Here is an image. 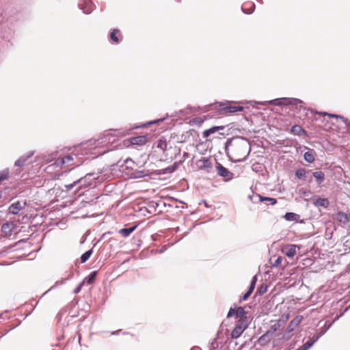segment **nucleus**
<instances>
[{
	"label": "nucleus",
	"mask_w": 350,
	"mask_h": 350,
	"mask_svg": "<svg viewBox=\"0 0 350 350\" xmlns=\"http://www.w3.org/2000/svg\"><path fill=\"white\" fill-rule=\"evenodd\" d=\"M107 142L104 135L98 139H90L84 144L75 146L72 152L66 155L60 156L55 160L54 164L61 167L78 166L85 159L95 158L112 150L113 148H110Z\"/></svg>",
	"instance_id": "obj_1"
},
{
	"label": "nucleus",
	"mask_w": 350,
	"mask_h": 350,
	"mask_svg": "<svg viewBox=\"0 0 350 350\" xmlns=\"http://www.w3.org/2000/svg\"><path fill=\"white\" fill-rule=\"evenodd\" d=\"M225 151L229 159L233 163L245 161L250 152V141L244 137L228 139L225 144Z\"/></svg>",
	"instance_id": "obj_2"
},
{
	"label": "nucleus",
	"mask_w": 350,
	"mask_h": 350,
	"mask_svg": "<svg viewBox=\"0 0 350 350\" xmlns=\"http://www.w3.org/2000/svg\"><path fill=\"white\" fill-rule=\"evenodd\" d=\"M105 180L104 176L100 175V173H88L85 176L80 177L77 180L79 183V190L86 189L90 187H95L98 184Z\"/></svg>",
	"instance_id": "obj_3"
},
{
	"label": "nucleus",
	"mask_w": 350,
	"mask_h": 350,
	"mask_svg": "<svg viewBox=\"0 0 350 350\" xmlns=\"http://www.w3.org/2000/svg\"><path fill=\"white\" fill-rule=\"evenodd\" d=\"M257 103L266 106L268 104L279 106V105H295L299 106V111L302 109L303 110H306V107H304L302 104L303 101L298 98H280L277 99H273L269 101H263V102H258Z\"/></svg>",
	"instance_id": "obj_4"
},
{
	"label": "nucleus",
	"mask_w": 350,
	"mask_h": 350,
	"mask_svg": "<svg viewBox=\"0 0 350 350\" xmlns=\"http://www.w3.org/2000/svg\"><path fill=\"white\" fill-rule=\"evenodd\" d=\"M126 134L127 130L120 129L106 131L103 135L105 136V139H107V142L110 146H111L118 141L119 137L125 136Z\"/></svg>",
	"instance_id": "obj_5"
},
{
	"label": "nucleus",
	"mask_w": 350,
	"mask_h": 350,
	"mask_svg": "<svg viewBox=\"0 0 350 350\" xmlns=\"http://www.w3.org/2000/svg\"><path fill=\"white\" fill-rule=\"evenodd\" d=\"M250 323V320L238 319L235 326L231 332V338H238L242 333L245 330Z\"/></svg>",
	"instance_id": "obj_6"
},
{
	"label": "nucleus",
	"mask_w": 350,
	"mask_h": 350,
	"mask_svg": "<svg viewBox=\"0 0 350 350\" xmlns=\"http://www.w3.org/2000/svg\"><path fill=\"white\" fill-rule=\"evenodd\" d=\"M215 169L217 174L226 182L231 180L234 177L233 173L219 162H216Z\"/></svg>",
	"instance_id": "obj_7"
},
{
	"label": "nucleus",
	"mask_w": 350,
	"mask_h": 350,
	"mask_svg": "<svg viewBox=\"0 0 350 350\" xmlns=\"http://www.w3.org/2000/svg\"><path fill=\"white\" fill-rule=\"evenodd\" d=\"M219 107L220 113L221 114L232 113L238 111H241L243 110V107L231 105L228 103H220Z\"/></svg>",
	"instance_id": "obj_8"
},
{
	"label": "nucleus",
	"mask_w": 350,
	"mask_h": 350,
	"mask_svg": "<svg viewBox=\"0 0 350 350\" xmlns=\"http://www.w3.org/2000/svg\"><path fill=\"white\" fill-rule=\"evenodd\" d=\"M78 6L86 14H90L95 7L91 0H79Z\"/></svg>",
	"instance_id": "obj_9"
},
{
	"label": "nucleus",
	"mask_w": 350,
	"mask_h": 350,
	"mask_svg": "<svg viewBox=\"0 0 350 350\" xmlns=\"http://www.w3.org/2000/svg\"><path fill=\"white\" fill-rule=\"evenodd\" d=\"M199 170H203L206 173L211 172L213 167V164L208 158L204 157L197 162Z\"/></svg>",
	"instance_id": "obj_10"
},
{
	"label": "nucleus",
	"mask_w": 350,
	"mask_h": 350,
	"mask_svg": "<svg viewBox=\"0 0 350 350\" xmlns=\"http://www.w3.org/2000/svg\"><path fill=\"white\" fill-rule=\"evenodd\" d=\"M331 324H329L324 330L321 331L316 336H314L311 339L306 342L303 346L306 350L309 349L329 328Z\"/></svg>",
	"instance_id": "obj_11"
},
{
	"label": "nucleus",
	"mask_w": 350,
	"mask_h": 350,
	"mask_svg": "<svg viewBox=\"0 0 350 350\" xmlns=\"http://www.w3.org/2000/svg\"><path fill=\"white\" fill-rule=\"evenodd\" d=\"M331 324H329L324 330L321 331L316 336H314L311 339L306 342L303 346L306 350L309 349L329 328Z\"/></svg>",
	"instance_id": "obj_12"
},
{
	"label": "nucleus",
	"mask_w": 350,
	"mask_h": 350,
	"mask_svg": "<svg viewBox=\"0 0 350 350\" xmlns=\"http://www.w3.org/2000/svg\"><path fill=\"white\" fill-rule=\"evenodd\" d=\"M313 204L317 207L327 208L329 205V202L327 198L314 196Z\"/></svg>",
	"instance_id": "obj_13"
},
{
	"label": "nucleus",
	"mask_w": 350,
	"mask_h": 350,
	"mask_svg": "<svg viewBox=\"0 0 350 350\" xmlns=\"http://www.w3.org/2000/svg\"><path fill=\"white\" fill-rule=\"evenodd\" d=\"M275 335H271L270 332H266L264 334H262L258 340V343L263 347L267 345L274 337Z\"/></svg>",
	"instance_id": "obj_14"
},
{
	"label": "nucleus",
	"mask_w": 350,
	"mask_h": 350,
	"mask_svg": "<svg viewBox=\"0 0 350 350\" xmlns=\"http://www.w3.org/2000/svg\"><path fill=\"white\" fill-rule=\"evenodd\" d=\"M297 246L294 244L286 245L282 249V253L289 258H293L297 252Z\"/></svg>",
	"instance_id": "obj_15"
},
{
	"label": "nucleus",
	"mask_w": 350,
	"mask_h": 350,
	"mask_svg": "<svg viewBox=\"0 0 350 350\" xmlns=\"http://www.w3.org/2000/svg\"><path fill=\"white\" fill-rule=\"evenodd\" d=\"M34 154V151H29L27 154L22 155L18 159L15 163L14 165L17 167H22L25 165V162L28 159L31 157Z\"/></svg>",
	"instance_id": "obj_16"
},
{
	"label": "nucleus",
	"mask_w": 350,
	"mask_h": 350,
	"mask_svg": "<svg viewBox=\"0 0 350 350\" xmlns=\"http://www.w3.org/2000/svg\"><path fill=\"white\" fill-rule=\"evenodd\" d=\"M25 204V203H23V205L19 201L12 203L8 208L9 213L13 215L18 214Z\"/></svg>",
	"instance_id": "obj_17"
},
{
	"label": "nucleus",
	"mask_w": 350,
	"mask_h": 350,
	"mask_svg": "<svg viewBox=\"0 0 350 350\" xmlns=\"http://www.w3.org/2000/svg\"><path fill=\"white\" fill-rule=\"evenodd\" d=\"M317 114L322 115V116H327L332 118H340L342 120V122L345 124L347 126H348L350 129V120L345 118L344 116H342L340 115H336V114H332L327 112H320V111H316Z\"/></svg>",
	"instance_id": "obj_18"
},
{
	"label": "nucleus",
	"mask_w": 350,
	"mask_h": 350,
	"mask_svg": "<svg viewBox=\"0 0 350 350\" xmlns=\"http://www.w3.org/2000/svg\"><path fill=\"white\" fill-rule=\"evenodd\" d=\"M317 114L322 115V116H327L332 118H340L342 120V122L345 124L347 126H348L350 129V120L345 118L344 116H342L340 115H336V114H332L327 112H320V111H316Z\"/></svg>",
	"instance_id": "obj_19"
},
{
	"label": "nucleus",
	"mask_w": 350,
	"mask_h": 350,
	"mask_svg": "<svg viewBox=\"0 0 350 350\" xmlns=\"http://www.w3.org/2000/svg\"><path fill=\"white\" fill-rule=\"evenodd\" d=\"M317 114L322 115V116H327L332 118H340L342 120V122L345 124L347 126H348L350 129V120L345 118L344 116H342L340 115H336V114H332L327 112H320V111H316Z\"/></svg>",
	"instance_id": "obj_20"
},
{
	"label": "nucleus",
	"mask_w": 350,
	"mask_h": 350,
	"mask_svg": "<svg viewBox=\"0 0 350 350\" xmlns=\"http://www.w3.org/2000/svg\"><path fill=\"white\" fill-rule=\"evenodd\" d=\"M302 317L301 316H296L289 323L287 330L288 332H291L293 331V329L298 326L301 322Z\"/></svg>",
	"instance_id": "obj_21"
},
{
	"label": "nucleus",
	"mask_w": 350,
	"mask_h": 350,
	"mask_svg": "<svg viewBox=\"0 0 350 350\" xmlns=\"http://www.w3.org/2000/svg\"><path fill=\"white\" fill-rule=\"evenodd\" d=\"M224 129V127L222 126H212L211 128L206 129L203 132V137L204 138L208 137L211 135L216 133L218 131L223 130Z\"/></svg>",
	"instance_id": "obj_22"
},
{
	"label": "nucleus",
	"mask_w": 350,
	"mask_h": 350,
	"mask_svg": "<svg viewBox=\"0 0 350 350\" xmlns=\"http://www.w3.org/2000/svg\"><path fill=\"white\" fill-rule=\"evenodd\" d=\"M310 172V170H306L304 168H299L295 171V176L299 179L306 180L308 178L307 174Z\"/></svg>",
	"instance_id": "obj_23"
},
{
	"label": "nucleus",
	"mask_w": 350,
	"mask_h": 350,
	"mask_svg": "<svg viewBox=\"0 0 350 350\" xmlns=\"http://www.w3.org/2000/svg\"><path fill=\"white\" fill-rule=\"evenodd\" d=\"M335 219L343 224H346L349 221L348 215L342 211H339L336 214Z\"/></svg>",
	"instance_id": "obj_24"
},
{
	"label": "nucleus",
	"mask_w": 350,
	"mask_h": 350,
	"mask_svg": "<svg viewBox=\"0 0 350 350\" xmlns=\"http://www.w3.org/2000/svg\"><path fill=\"white\" fill-rule=\"evenodd\" d=\"M235 316L239 319L249 320L247 317V312L242 306H239L235 310Z\"/></svg>",
	"instance_id": "obj_25"
},
{
	"label": "nucleus",
	"mask_w": 350,
	"mask_h": 350,
	"mask_svg": "<svg viewBox=\"0 0 350 350\" xmlns=\"http://www.w3.org/2000/svg\"><path fill=\"white\" fill-rule=\"evenodd\" d=\"M258 198V201L260 202L269 203L271 205H275L277 203V200L273 198L264 197L260 194L256 196Z\"/></svg>",
	"instance_id": "obj_26"
},
{
	"label": "nucleus",
	"mask_w": 350,
	"mask_h": 350,
	"mask_svg": "<svg viewBox=\"0 0 350 350\" xmlns=\"http://www.w3.org/2000/svg\"><path fill=\"white\" fill-rule=\"evenodd\" d=\"M318 185H321L325 180V174L322 171H317L312 173Z\"/></svg>",
	"instance_id": "obj_27"
},
{
	"label": "nucleus",
	"mask_w": 350,
	"mask_h": 350,
	"mask_svg": "<svg viewBox=\"0 0 350 350\" xmlns=\"http://www.w3.org/2000/svg\"><path fill=\"white\" fill-rule=\"evenodd\" d=\"M96 275H97V272L96 271L91 272L87 277H85L81 283H83V285H85V284H92L94 282L95 279H96Z\"/></svg>",
	"instance_id": "obj_28"
},
{
	"label": "nucleus",
	"mask_w": 350,
	"mask_h": 350,
	"mask_svg": "<svg viewBox=\"0 0 350 350\" xmlns=\"http://www.w3.org/2000/svg\"><path fill=\"white\" fill-rule=\"evenodd\" d=\"M304 160L310 163H312L314 161V151L312 149H308L304 154Z\"/></svg>",
	"instance_id": "obj_29"
},
{
	"label": "nucleus",
	"mask_w": 350,
	"mask_h": 350,
	"mask_svg": "<svg viewBox=\"0 0 350 350\" xmlns=\"http://www.w3.org/2000/svg\"><path fill=\"white\" fill-rule=\"evenodd\" d=\"M146 142V137L144 135L134 137L131 139V143L133 145L144 144Z\"/></svg>",
	"instance_id": "obj_30"
},
{
	"label": "nucleus",
	"mask_w": 350,
	"mask_h": 350,
	"mask_svg": "<svg viewBox=\"0 0 350 350\" xmlns=\"http://www.w3.org/2000/svg\"><path fill=\"white\" fill-rule=\"evenodd\" d=\"M137 228V226H133L130 228H122L119 230V233L123 237H128Z\"/></svg>",
	"instance_id": "obj_31"
},
{
	"label": "nucleus",
	"mask_w": 350,
	"mask_h": 350,
	"mask_svg": "<svg viewBox=\"0 0 350 350\" xmlns=\"http://www.w3.org/2000/svg\"><path fill=\"white\" fill-rule=\"evenodd\" d=\"M148 173L146 170H135L131 174V178H139L148 176Z\"/></svg>",
	"instance_id": "obj_32"
},
{
	"label": "nucleus",
	"mask_w": 350,
	"mask_h": 350,
	"mask_svg": "<svg viewBox=\"0 0 350 350\" xmlns=\"http://www.w3.org/2000/svg\"><path fill=\"white\" fill-rule=\"evenodd\" d=\"M291 131L294 135H301L305 133L306 131L302 129V127L298 124H295L293 126L291 129Z\"/></svg>",
	"instance_id": "obj_33"
},
{
	"label": "nucleus",
	"mask_w": 350,
	"mask_h": 350,
	"mask_svg": "<svg viewBox=\"0 0 350 350\" xmlns=\"http://www.w3.org/2000/svg\"><path fill=\"white\" fill-rule=\"evenodd\" d=\"M92 253H93V250L92 249H90V250H88L87 252H85V253H83L81 256V258H80L81 262V263H85L90 258V257L91 256Z\"/></svg>",
	"instance_id": "obj_34"
},
{
	"label": "nucleus",
	"mask_w": 350,
	"mask_h": 350,
	"mask_svg": "<svg viewBox=\"0 0 350 350\" xmlns=\"http://www.w3.org/2000/svg\"><path fill=\"white\" fill-rule=\"evenodd\" d=\"M282 323L280 321L272 325L267 332H270L271 335H275V332L281 327Z\"/></svg>",
	"instance_id": "obj_35"
},
{
	"label": "nucleus",
	"mask_w": 350,
	"mask_h": 350,
	"mask_svg": "<svg viewBox=\"0 0 350 350\" xmlns=\"http://www.w3.org/2000/svg\"><path fill=\"white\" fill-rule=\"evenodd\" d=\"M119 30L114 29L110 33V39L115 43H119V39L117 36V33H119Z\"/></svg>",
	"instance_id": "obj_36"
},
{
	"label": "nucleus",
	"mask_w": 350,
	"mask_h": 350,
	"mask_svg": "<svg viewBox=\"0 0 350 350\" xmlns=\"http://www.w3.org/2000/svg\"><path fill=\"white\" fill-rule=\"evenodd\" d=\"M157 148L165 151L167 149V144L165 140L160 139L156 144Z\"/></svg>",
	"instance_id": "obj_37"
},
{
	"label": "nucleus",
	"mask_w": 350,
	"mask_h": 350,
	"mask_svg": "<svg viewBox=\"0 0 350 350\" xmlns=\"http://www.w3.org/2000/svg\"><path fill=\"white\" fill-rule=\"evenodd\" d=\"M64 187L66 189V191H70L71 189H72L73 188L76 187L77 190V191H79V183H77V180H75L73 183H70V184H67V185H64Z\"/></svg>",
	"instance_id": "obj_38"
},
{
	"label": "nucleus",
	"mask_w": 350,
	"mask_h": 350,
	"mask_svg": "<svg viewBox=\"0 0 350 350\" xmlns=\"http://www.w3.org/2000/svg\"><path fill=\"white\" fill-rule=\"evenodd\" d=\"M298 215L294 213H286L284 215V218L286 220L289 221H293L296 220Z\"/></svg>",
	"instance_id": "obj_39"
},
{
	"label": "nucleus",
	"mask_w": 350,
	"mask_h": 350,
	"mask_svg": "<svg viewBox=\"0 0 350 350\" xmlns=\"http://www.w3.org/2000/svg\"><path fill=\"white\" fill-rule=\"evenodd\" d=\"M267 284H261L259 287H258L256 291V294L259 295H264L267 291Z\"/></svg>",
	"instance_id": "obj_40"
},
{
	"label": "nucleus",
	"mask_w": 350,
	"mask_h": 350,
	"mask_svg": "<svg viewBox=\"0 0 350 350\" xmlns=\"http://www.w3.org/2000/svg\"><path fill=\"white\" fill-rule=\"evenodd\" d=\"M9 175V170L5 169L0 172V183L6 180Z\"/></svg>",
	"instance_id": "obj_41"
},
{
	"label": "nucleus",
	"mask_w": 350,
	"mask_h": 350,
	"mask_svg": "<svg viewBox=\"0 0 350 350\" xmlns=\"http://www.w3.org/2000/svg\"><path fill=\"white\" fill-rule=\"evenodd\" d=\"M11 224L8 223L3 224L1 227V231L7 235L11 234V230L10 229V226Z\"/></svg>",
	"instance_id": "obj_42"
},
{
	"label": "nucleus",
	"mask_w": 350,
	"mask_h": 350,
	"mask_svg": "<svg viewBox=\"0 0 350 350\" xmlns=\"http://www.w3.org/2000/svg\"><path fill=\"white\" fill-rule=\"evenodd\" d=\"M73 275V273H70L68 277L65 278H62L60 280H57L52 288L63 284L66 280H70L71 278H72Z\"/></svg>",
	"instance_id": "obj_43"
},
{
	"label": "nucleus",
	"mask_w": 350,
	"mask_h": 350,
	"mask_svg": "<svg viewBox=\"0 0 350 350\" xmlns=\"http://www.w3.org/2000/svg\"><path fill=\"white\" fill-rule=\"evenodd\" d=\"M161 172L159 173L160 174H171L174 172V170L172 168V166H169L167 167H165L161 170Z\"/></svg>",
	"instance_id": "obj_44"
},
{
	"label": "nucleus",
	"mask_w": 350,
	"mask_h": 350,
	"mask_svg": "<svg viewBox=\"0 0 350 350\" xmlns=\"http://www.w3.org/2000/svg\"><path fill=\"white\" fill-rule=\"evenodd\" d=\"M282 260L283 258L282 256H278L273 263L272 266L274 267H280L282 265Z\"/></svg>",
	"instance_id": "obj_45"
},
{
	"label": "nucleus",
	"mask_w": 350,
	"mask_h": 350,
	"mask_svg": "<svg viewBox=\"0 0 350 350\" xmlns=\"http://www.w3.org/2000/svg\"><path fill=\"white\" fill-rule=\"evenodd\" d=\"M254 9H255V5L254 3H252L250 8L248 9L247 11H246L243 7L241 8L243 12L247 14H252L254 12Z\"/></svg>",
	"instance_id": "obj_46"
},
{
	"label": "nucleus",
	"mask_w": 350,
	"mask_h": 350,
	"mask_svg": "<svg viewBox=\"0 0 350 350\" xmlns=\"http://www.w3.org/2000/svg\"><path fill=\"white\" fill-rule=\"evenodd\" d=\"M83 286H84V285H83V283L80 282V283L79 284V285H78V286H77L74 289V291H73V293H74V294H77V293H79L81 291L82 287H83Z\"/></svg>",
	"instance_id": "obj_47"
},
{
	"label": "nucleus",
	"mask_w": 350,
	"mask_h": 350,
	"mask_svg": "<svg viewBox=\"0 0 350 350\" xmlns=\"http://www.w3.org/2000/svg\"><path fill=\"white\" fill-rule=\"evenodd\" d=\"M250 295H250L249 293L246 292L245 294H243V295L242 297H240V299H239V302L241 303V302H242V301H243L247 300V298H248Z\"/></svg>",
	"instance_id": "obj_48"
},
{
	"label": "nucleus",
	"mask_w": 350,
	"mask_h": 350,
	"mask_svg": "<svg viewBox=\"0 0 350 350\" xmlns=\"http://www.w3.org/2000/svg\"><path fill=\"white\" fill-rule=\"evenodd\" d=\"M181 161H176L174 162L171 166H172V168L174 170V171L175 172L176 170V169L178 168V167L179 166V165L181 163Z\"/></svg>",
	"instance_id": "obj_49"
},
{
	"label": "nucleus",
	"mask_w": 350,
	"mask_h": 350,
	"mask_svg": "<svg viewBox=\"0 0 350 350\" xmlns=\"http://www.w3.org/2000/svg\"><path fill=\"white\" fill-rule=\"evenodd\" d=\"M233 315H235V309L230 308L228 312L227 317L229 318Z\"/></svg>",
	"instance_id": "obj_50"
},
{
	"label": "nucleus",
	"mask_w": 350,
	"mask_h": 350,
	"mask_svg": "<svg viewBox=\"0 0 350 350\" xmlns=\"http://www.w3.org/2000/svg\"><path fill=\"white\" fill-rule=\"evenodd\" d=\"M257 166H259V167H260V165L259 163H256V164L253 165H252V170L255 171V172H258V169Z\"/></svg>",
	"instance_id": "obj_51"
},
{
	"label": "nucleus",
	"mask_w": 350,
	"mask_h": 350,
	"mask_svg": "<svg viewBox=\"0 0 350 350\" xmlns=\"http://www.w3.org/2000/svg\"><path fill=\"white\" fill-rule=\"evenodd\" d=\"M254 286H249L248 288V290L247 291V293H249L250 295L252 293V292L254 291Z\"/></svg>",
	"instance_id": "obj_52"
},
{
	"label": "nucleus",
	"mask_w": 350,
	"mask_h": 350,
	"mask_svg": "<svg viewBox=\"0 0 350 350\" xmlns=\"http://www.w3.org/2000/svg\"><path fill=\"white\" fill-rule=\"evenodd\" d=\"M120 332H121V329H118V330H116V331L111 332V334L112 335H118Z\"/></svg>",
	"instance_id": "obj_53"
},
{
	"label": "nucleus",
	"mask_w": 350,
	"mask_h": 350,
	"mask_svg": "<svg viewBox=\"0 0 350 350\" xmlns=\"http://www.w3.org/2000/svg\"><path fill=\"white\" fill-rule=\"evenodd\" d=\"M256 281H257V276L256 275H254L252 279V282H254V283H256Z\"/></svg>",
	"instance_id": "obj_54"
},
{
	"label": "nucleus",
	"mask_w": 350,
	"mask_h": 350,
	"mask_svg": "<svg viewBox=\"0 0 350 350\" xmlns=\"http://www.w3.org/2000/svg\"><path fill=\"white\" fill-rule=\"evenodd\" d=\"M299 193H302V194H304V195H306V191L304 189H301L299 190Z\"/></svg>",
	"instance_id": "obj_55"
},
{
	"label": "nucleus",
	"mask_w": 350,
	"mask_h": 350,
	"mask_svg": "<svg viewBox=\"0 0 350 350\" xmlns=\"http://www.w3.org/2000/svg\"><path fill=\"white\" fill-rule=\"evenodd\" d=\"M296 350H306V348L303 345L300 346L299 348H297Z\"/></svg>",
	"instance_id": "obj_56"
},
{
	"label": "nucleus",
	"mask_w": 350,
	"mask_h": 350,
	"mask_svg": "<svg viewBox=\"0 0 350 350\" xmlns=\"http://www.w3.org/2000/svg\"><path fill=\"white\" fill-rule=\"evenodd\" d=\"M250 286H254V287L255 288L256 283L251 282H250Z\"/></svg>",
	"instance_id": "obj_57"
},
{
	"label": "nucleus",
	"mask_w": 350,
	"mask_h": 350,
	"mask_svg": "<svg viewBox=\"0 0 350 350\" xmlns=\"http://www.w3.org/2000/svg\"><path fill=\"white\" fill-rule=\"evenodd\" d=\"M312 176H310V177L308 178V182H309V183H311V182H312Z\"/></svg>",
	"instance_id": "obj_58"
},
{
	"label": "nucleus",
	"mask_w": 350,
	"mask_h": 350,
	"mask_svg": "<svg viewBox=\"0 0 350 350\" xmlns=\"http://www.w3.org/2000/svg\"><path fill=\"white\" fill-rule=\"evenodd\" d=\"M162 120H163V119L157 120L156 121H154L152 123H155V122H160V121H162Z\"/></svg>",
	"instance_id": "obj_59"
},
{
	"label": "nucleus",
	"mask_w": 350,
	"mask_h": 350,
	"mask_svg": "<svg viewBox=\"0 0 350 350\" xmlns=\"http://www.w3.org/2000/svg\"><path fill=\"white\" fill-rule=\"evenodd\" d=\"M348 270H349V272L350 273V264L348 266Z\"/></svg>",
	"instance_id": "obj_60"
},
{
	"label": "nucleus",
	"mask_w": 350,
	"mask_h": 350,
	"mask_svg": "<svg viewBox=\"0 0 350 350\" xmlns=\"http://www.w3.org/2000/svg\"><path fill=\"white\" fill-rule=\"evenodd\" d=\"M140 126H136L135 127H133V129H137V128H139Z\"/></svg>",
	"instance_id": "obj_61"
},
{
	"label": "nucleus",
	"mask_w": 350,
	"mask_h": 350,
	"mask_svg": "<svg viewBox=\"0 0 350 350\" xmlns=\"http://www.w3.org/2000/svg\"><path fill=\"white\" fill-rule=\"evenodd\" d=\"M348 217H349V221L350 220V211H349V213L348 214Z\"/></svg>",
	"instance_id": "obj_62"
},
{
	"label": "nucleus",
	"mask_w": 350,
	"mask_h": 350,
	"mask_svg": "<svg viewBox=\"0 0 350 350\" xmlns=\"http://www.w3.org/2000/svg\"><path fill=\"white\" fill-rule=\"evenodd\" d=\"M191 350H193V349H191Z\"/></svg>",
	"instance_id": "obj_63"
}]
</instances>
